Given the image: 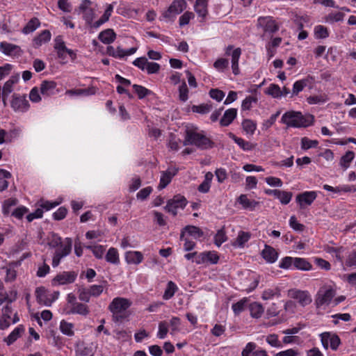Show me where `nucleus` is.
Here are the masks:
<instances>
[{"label": "nucleus", "instance_id": "1", "mask_svg": "<svg viewBox=\"0 0 356 356\" xmlns=\"http://www.w3.org/2000/svg\"><path fill=\"white\" fill-rule=\"evenodd\" d=\"M195 145L200 149H208L214 147V142L207 136L204 131L191 126L188 127L185 131L184 145Z\"/></svg>", "mask_w": 356, "mask_h": 356}, {"label": "nucleus", "instance_id": "2", "mask_svg": "<svg viewBox=\"0 0 356 356\" xmlns=\"http://www.w3.org/2000/svg\"><path fill=\"white\" fill-rule=\"evenodd\" d=\"M131 305L132 302L128 298H114L108 306V309L111 313L112 321L114 323H122L128 320L131 315L129 309Z\"/></svg>", "mask_w": 356, "mask_h": 356}, {"label": "nucleus", "instance_id": "3", "mask_svg": "<svg viewBox=\"0 0 356 356\" xmlns=\"http://www.w3.org/2000/svg\"><path fill=\"white\" fill-rule=\"evenodd\" d=\"M50 245L53 248L58 247L52 259V266L57 267L62 259L69 255L72 248V239L67 237L63 241L60 236H54V239Z\"/></svg>", "mask_w": 356, "mask_h": 356}, {"label": "nucleus", "instance_id": "4", "mask_svg": "<svg viewBox=\"0 0 356 356\" xmlns=\"http://www.w3.org/2000/svg\"><path fill=\"white\" fill-rule=\"evenodd\" d=\"M185 0H174L168 8L162 12L161 17L166 21H174L176 17L187 8Z\"/></svg>", "mask_w": 356, "mask_h": 356}, {"label": "nucleus", "instance_id": "5", "mask_svg": "<svg viewBox=\"0 0 356 356\" xmlns=\"http://www.w3.org/2000/svg\"><path fill=\"white\" fill-rule=\"evenodd\" d=\"M13 309L12 307L7 304L2 309V316L0 318V330L7 329L11 324L17 323L19 321L17 314H15L12 318Z\"/></svg>", "mask_w": 356, "mask_h": 356}, {"label": "nucleus", "instance_id": "6", "mask_svg": "<svg viewBox=\"0 0 356 356\" xmlns=\"http://www.w3.org/2000/svg\"><path fill=\"white\" fill-rule=\"evenodd\" d=\"M314 116L303 115L300 112L291 111V127H307L312 124Z\"/></svg>", "mask_w": 356, "mask_h": 356}, {"label": "nucleus", "instance_id": "7", "mask_svg": "<svg viewBox=\"0 0 356 356\" xmlns=\"http://www.w3.org/2000/svg\"><path fill=\"white\" fill-rule=\"evenodd\" d=\"M187 204V200L183 195H177L172 199L167 202V204L164 207L165 210L172 213L174 216H177L179 209H184Z\"/></svg>", "mask_w": 356, "mask_h": 356}, {"label": "nucleus", "instance_id": "8", "mask_svg": "<svg viewBox=\"0 0 356 356\" xmlns=\"http://www.w3.org/2000/svg\"><path fill=\"white\" fill-rule=\"evenodd\" d=\"M36 299L38 303L45 306L51 305L57 299L58 293H51L44 287H38L35 290Z\"/></svg>", "mask_w": 356, "mask_h": 356}, {"label": "nucleus", "instance_id": "9", "mask_svg": "<svg viewBox=\"0 0 356 356\" xmlns=\"http://www.w3.org/2000/svg\"><path fill=\"white\" fill-rule=\"evenodd\" d=\"M10 106L16 113H25L29 109L30 104L26 95L14 94L10 101Z\"/></svg>", "mask_w": 356, "mask_h": 356}, {"label": "nucleus", "instance_id": "10", "mask_svg": "<svg viewBox=\"0 0 356 356\" xmlns=\"http://www.w3.org/2000/svg\"><path fill=\"white\" fill-rule=\"evenodd\" d=\"M77 273L75 271H63L57 274L51 281L53 286H60L70 284L75 282L77 277Z\"/></svg>", "mask_w": 356, "mask_h": 356}, {"label": "nucleus", "instance_id": "11", "mask_svg": "<svg viewBox=\"0 0 356 356\" xmlns=\"http://www.w3.org/2000/svg\"><path fill=\"white\" fill-rule=\"evenodd\" d=\"M335 295V291L331 288H322L317 293L315 302L317 307L324 305H328L333 297Z\"/></svg>", "mask_w": 356, "mask_h": 356}, {"label": "nucleus", "instance_id": "12", "mask_svg": "<svg viewBox=\"0 0 356 356\" xmlns=\"http://www.w3.org/2000/svg\"><path fill=\"white\" fill-rule=\"evenodd\" d=\"M291 298H292L295 302L298 303L302 307L309 305L312 298L307 291H302L299 289H291Z\"/></svg>", "mask_w": 356, "mask_h": 356}, {"label": "nucleus", "instance_id": "13", "mask_svg": "<svg viewBox=\"0 0 356 356\" xmlns=\"http://www.w3.org/2000/svg\"><path fill=\"white\" fill-rule=\"evenodd\" d=\"M232 45H229L225 50V54L231 56L232 70V72L235 75H238L240 73L238 61L241 56V49L238 47L233 49Z\"/></svg>", "mask_w": 356, "mask_h": 356}, {"label": "nucleus", "instance_id": "14", "mask_svg": "<svg viewBox=\"0 0 356 356\" xmlns=\"http://www.w3.org/2000/svg\"><path fill=\"white\" fill-rule=\"evenodd\" d=\"M219 255L216 251H205L199 253L195 262L197 264H216L219 261Z\"/></svg>", "mask_w": 356, "mask_h": 356}, {"label": "nucleus", "instance_id": "15", "mask_svg": "<svg viewBox=\"0 0 356 356\" xmlns=\"http://www.w3.org/2000/svg\"><path fill=\"white\" fill-rule=\"evenodd\" d=\"M317 197L316 191H305L296 197V202L300 209L310 206Z\"/></svg>", "mask_w": 356, "mask_h": 356}, {"label": "nucleus", "instance_id": "16", "mask_svg": "<svg viewBox=\"0 0 356 356\" xmlns=\"http://www.w3.org/2000/svg\"><path fill=\"white\" fill-rule=\"evenodd\" d=\"M257 24L261 27L264 32L273 33L278 31V26L275 19L270 16L259 17Z\"/></svg>", "mask_w": 356, "mask_h": 356}, {"label": "nucleus", "instance_id": "17", "mask_svg": "<svg viewBox=\"0 0 356 356\" xmlns=\"http://www.w3.org/2000/svg\"><path fill=\"white\" fill-rule=\"evenodd\" d=\"M92 2L90 0H83L78 7L79 14H82L83 19L90 22L94 16V9L92 8Z\"/></svg>", "mask_w": 356, "mask_h": 356}, {"label": "nucleus", "instance_id": "18", "mask_svg": "<svg viewBox=\"0 0 356 356\" xmlns=\"http://www.w3.org/2000/svg\"><path fill=\"white\" fill-rule=\"evenodd\" d=\"M95 349L93 344L79 341L75 345L76 356H94Z\"/></svg>", "mask_w": 356, "mask_h": 356}, {"label": "nucleus", "instance_id": "19", "mask_svg": "<svg viewBox=\"0 0 356 356\" xmlns=\"http://www.w3.org/2000/svg\"><path fill=\"white\" fill-rule=\"evenodd\" d=\"M40 91L43 97H50L58 92L57 83L54 81L44 80L41 82Z\"/></svg>", "mask_w": 356, "mask_h": 356}, {"label": "nucleus", "instance_id": "20", "mask_svg": "<svg viewBox=\"0 0 356 356\" xmlns=\"http://www.w3.org/2000/svg\"><path fill=\"white\" fill-rule=\"evenodd\" d=\"M178 172V168L175 167L168 168L165 171L161 172L158 188L159 190L165 188L171 181L174 176Z\"/></svg>", "mask_w": 356, "mask_h": 356}, {"label": "nucleus", "instance_id": "21", "mask_svg": "<svg viewBox=\"0 0 356 356\" xmlns=\"http://www.w3.org/2000/svg\"><path fill=\"white\" fill-rule=\"evenodd\" d=\"M19 134L20 129L18 128H14L8 131L0 129V145L13 143L19 137Z\"/></svg>", "mask_w": 356, "mask_h": 356}, {"label": "nucleus", "instance_id": "22", "mask_svg": "<svg viewBox=\"0 0 356 356\" xmlns=\"http://www.w3.org/2000/svg\"><path fill=\"white\" fill-rule=\"evenodd\" d=\"M209 0H196L194 5V10L199 17L200 22H205L209 14L208 5Z\"/></svg>", "mask_w": 356, "mask_h": 356}, {"label": "nucleus", "instance_id": "23", "mask_svg": "<svg viewBox=\"0 0 356 356\" xmlns=\"http://www.w3.org/2000/svg\"><path fill=\"white\" fill-rule=\"evenodd\" d=\"M0 51L6 56H18L20 54L21 48L14 44L7 42H0Z\"/></svg>", "mask_w": 356, "mask_h": 356}, {"label": "nucleus", "instance_id": "24", "mask_svg": "<svg viewBox=\"0 0 356 356\" xmlns=\"http://www.w3.org/2000/svg\"><path fill=\"white\" fill-rule=\"evenodd\" d=\"M54 49L56 51L58 58L61 60H65L68 48L65 46V42L61 35H58L54 39Z\"/></svg>", "mask_w": 356, "mask_h": 356}, {"label": "nucleus", "instance_id": "25", "mask_svg": "<svg viewBox=\"0 0 356 356\" xmlns=\"http://www.w3.org/2000/svg\"><path fill=\"white\" fill-rule=\"evenodd\" d=\"M236 202L241 205L243 209L254 211L259 204V202L248 198L246 194H241L236 200Z\"/></svg>", "mask_w": 356, "mask_h": 356}, {"label": "nucleus", "instance_id": "26", "mask_svg": "<svg viewBox=\"0 0 356 356\" xmlns=\"http://www.w3.org/2000/svg\"><path fill=\"white\" fill-rule=\"evenodd\" d=\"M237 109L231 108L226 110L220 120L221 127H228L232 123L237 116Z\"/></svg>", "mask_w": 356, "mask_h": 356}, {"label": "nucleus", "instance_id": "27", "mask_svg": "<svg viewBox=\"0 0 356 356\" xmlns=\"http://www.w3.org/2000/svg\"><path fill=\"white\" fill-rule=\"evenodd\" d=\"M143 255L140 251H127L124 254V259L128 264L138 265L143 261Z\"/></svg>", "mask_w": 356, "mask_h": 356}, {"label": "nucleus", "instance_id": "28", "mask_svg": "<svg viewBox=\"0 0 356 356\" xmlns=\"http://www.w3.org/2000/svg\"><path fill=\"white\" fill-rule=\"evenodd\" d=\"M51 34L49 30H44L35 37L33 40V44L35 48H38L51 40Z\"/></svg>", "mask_w": 356, "mask_h": 356}, {"label": "nucleus", "instance_id": "29", "mask_svg": "<svg viewBox=\"0 0 356 356\" xmlns=\"http://www.w3.org/2000/svg\"><path fill=\"white\" fill-rule=\"evenodd\" d=\"M261 256L268 263L273 264L275 262L278 257V253L270 245H266L261 252Z\"/></svg>", "mask_w": 356, "mask_h": 356}, {"label": "nucleus", "instance_id": "30", "mask_svg": "<svg viewBox=\"0 0 356 356\" xmlns=\"http://www.w3.org/2000/svg\"><path fill=\"white\" fill-rule=\"evenodd\" d=\"M89 313V307L87 305L79 302H74V305H72V307H70V310L68 312V314H79L83 316H88Z\"/></svg>", "mask_w": 356, "mask_h": 356}, {"label": "nucleus", "instance_id": "31", "mask_svg": "<svg viewBox=\"0 0 356 356\" xmlns=\"http://www.w3.org/2000/svg\"><path fill=\"white\" fill-rule=\"evenodd\" d=\"M24 332V327L22 325H19L15 327L7 337L4 338L3 341L6 343L8 346H10L21 337Z\"/></svg>", "mask_w": 356, "mask_h": 356}, {"label": "nucleus", "instance_id": "32", "mask_svg": "<svg viewBox=\"0 0 356 356\" xmlns=\"http://www.w3.org/2000/svg\"><path fill=\"white\" fill-rule=\"evenodd\" d=\"M98 38L104 44H109L115 41L116 34L113 29H108L100 32Z\"/></svg>", "mask_w": 356, "mask_h": 356}, {"label": "nucleus", "instance_id": "33", "mask_svg": "<svg viewBox=\"0 0 356 356\" xmlns=\"http://www.w3.org/2000/svg\"><path fill=\"white\" fill-rule=\"evenodd\" d=\"M265 92L274 98L280 97L282 95H286L288 93L285 87L282 91L278 85L274 83L270 84L269 86L266 89Z\"/></svg>", "mask_w": 356, "mask_h": 356}, {"label": "nucleus", "instance_id": "34", "mask_svg": "<svg viewBox=\"0 0 356 356\" xmlns=\"http://www.w3.org/2000/svg\"><path fill=\"white\" fill-rule=\"evenodd\" d=\"M229 137L244 151H250L254 147V145L252 143L245 140L242 138L236 136L232 133L229 134Z\"/></svg>", "mask_w": 356, "mask_h": 356}, {"label": "nucleus", "instance_id": "35", "mask_svg": "<svg viewBox=\"0 0 356 356\" xmlns=\"http://www.w3.org/2000/svg\"><path fill=\"white\" fill-rule=\"evenodd\" d=\"M251 234L248 232L240 231L236 240L232 243L235 248H243L245 244L250 240Z\"/></svg>", "mask_w": 356, "mask_h": 356}, {"label": "nucleus", "instance_id": "36", "mask_svg": "<svg viewBox=\"0 0 356 356\" xmlns=\"http://www.w3.org/2000/svg\"><path fill=\"white\" fill-rule=\"evenodd\" d=\"M293 264L295 268L301 270H309L312 269V264L303 258L291 257V264Z\"/></svg>", "mask_w": 356, "mask_h": 356}, {"label": "nucleus", "instance_id": "37", "mask_svg": "<svg viewBox=\"0 0 356 356\" xmlns=\"http://www.w3.org/2000/svg\"><path fill=\"white\" fill-rule=\"evenodd\" d=\"M113 4H108L106 6V8L103 14V15L97 20L96 21L94 24L93 27L98 28L100 26H102L103 24L106 23L109 20L110 17L111 16V14L113 11Z\"/></svg>", "mask_w": 356, "mask_h": 356}, {"label": "nucleus", "instance_id": "38", "mask_svg": "<svg viewBox=\"0 0 356 356\" xmlns=\"http://www.w3.org/2000/svg\"><path fill=\"white\" fill-rule=\"evenodd\" d=\"M184 232L188 233L195 238H199L203 236V232L199 227L193 225H187L184 228L181 234V238H184Z\"/></svg>", "mask_w": 356, "mask_h": 356}, {"label": "nucleus", "instance_id": "39", "mask_svg": "<svg viewBox=\"0 0 356 356\" xmlns=\"http://www.w3.org/2000/svg\"><path fill=\"white\" fill-rule=\"evenodd\" d=\"M105 259L107 262L118 265L120 262L118 251L115 248H110L106 254Z\"/></svg>", "mask_w": 356, "mask_h": 356}, {"label": "nucleus", "instance_id": "40", "mask_svg": "<svg viewBox=\"0 0 356 356\" xmlns=\"http://www.w3.org/2000/svg\"><path fill=\"white\" fill-rule=\"evenodd\" d=\"M257 127V123L252 120L245 119L242 122V129L247 135L252 136Z\"/></svg>", "mask_w": 356, "mask_h": 356}, {"label": "nucleus", "instance_id": "41", "mask_svg": "<svg viewBox=\"0 0 356 356\" xmlns=\"http://www.w3.org/2000/svg\"><path fill=\"white\" fill-rule=\"evenodd\" d=\"M177 291L178 286L177 284L172 281H169L163 295V298L165 300L171 299Z\"/></svg>", "mask_w": 356, "mask_h": 356}, {"label": "nucleus", "instance_id": "42", "mask_svg": "<svg viewBox=\"0 0 356 356\" xmlns=\"http://www.w3.org/2000/svg\"><path fill=\"white\" fill-rule=\"evenodd\" d=\"M18 76H11L3 85L2 96H8L13 90V86L17 83Z\"/></svg>", "mask_w": 356, "mask_h": 356}, {"label": "nucleus", "instance_id": "43", "mask_svg": "<svg viewBox=\"0 0 356 356\" xmlns=\"http://www.w3.org/2000/svg\"><path fill=\"white\" fill-rule=\"evenodd\" d=\"M40 25V22L37 17L31 19L22 29L24 34H29L35 31Z\"/></svg>", "mask_w": 356, "mask_h": 356}, {"label": "nucleus", "instance_id": "44", "mask_svg": "<svg viewBox=\"0 0 356 356\" xmlns=\"http://www.w3.org/2000/svg\"><path fill=\"white\" fill-rule=\"evenodd\" d=\"M250 315L252 317L259 318L264 313L263 306L258 302H252L249 306Z\"/></svg>", "mask_w": 356, "mask_h": 356}, {"label": "nucleus", "instance_id": "45", "mask_svg": "<svg viewBox=\"0 0 356 356\" xmlns=\"http://www.w3.org/2000/svg\"><path fill=\"white\" fill-rule=\"evenodd\" d=\"M133 88L134 90V92L136 93L138 99H142L147 96L154 94L152 90L140 85L134 84Z\"/></svg>", "mask_w": 356, "mask_h": 356}, {"label": "nucleus", "instance_id": "46", "mask_svg": "<svg viewBox=\"0 0 356 356\" xmlns=\"http://www.w3.org/2000/svg\"><path fill=\"white\" fill-rule=\"evenodd\" d=\"M74 325L71 323H68L64 320H62L60 323V332L67 336L72 337L74 334Z\"/></svg>", "mask_w": 356, "mask_h": 356}, {"label": "nucleus", "instance_id": "47", "mask_svg": "<svg viewBox=\"0 0 356 356\" xmlns=\"http://www.w3.org/2000/svg\"><path fill=\"white\" fill-rule=\"evenodd\" d=\"M92 88L88 89H72L65 91V95L69 96H88L93 94Z\"/></svg>", "mask_w": 356, "mask_h": 356}, {"label": "nucleus", "instance_id": "48", "mask_svg": "<svg viewBox=\"0 0 356 356\" xmlns=\"http://www.w3.org/2000/svg\"><path fill=\"white\" fill-rule=\"evenodd\" d=\"M355 157V153L353 151H348L345 155H343L340 160V165L344 169H347L349 167L350 163L353 160Z\"/></svg>", "mask_w": 356, "mask_h": 356}, {"label": "nucleus", "instance_id": "49", "mask_svg": "<svg viewBox=\"0 0 356 356\" xmlns=\"http://www.w3.org/2000/svg\"><path fill=\"white\" fill-rule=\"evenodd\" d=\"M318 141L316 140H311L307 137H303L301 138V149L303 150H307L310 148H315L318 146Z\"/></svg>", "mask_w": 356, "mask_h": 356}, {"label": "nucleus", "instance_id": "50", "mask_svg": "<svg viewBox=\"0 0 356 356\" xmlns=\"http://www.w3.org/2000/svg\"><path fill=\"white\" fill-rule=\"evenodd\" d=\"M195 17V15L191 11H186L179 18V25L183 27L188 25L191 19Z\"/></svg>", "mask_w": 356, "mask_h": 356}, {"label": "nucleus", "instance_id": "51", "mask_svg": "<svg viewBox=\"0 0 356 356\" xmlns=\"http://www.w3.org/2000/svg\"><path fill=\"white\" fill-rule=\"evenodd\" d=\"M188 88L186 83L183 81L179 86V99L181 102H185L188 99Z\"/></svg>", "mask_w": 356, "mask_h": 356}, {"label": "nucleus", "instance_id": "52", "mask_svg": "<svg viewBox=\"0 0 356 356\" xmlns=\"http://www.w3.org/2000/svg\"><path fill=\"white\" fill-rule=\"evenodd\" d=\"M229 66V60L227 58H218L213 63V67L220 72H223Z\"/></svg>", "mask_w": 356, "mask_h": 356}, {"label": "nucleus", "instance_id": "53", "mask_svg": "<svg viewBox=\"0 0 356 356\" xmlns=\"http://www.w3.org/2000/svg\"><path fill=\"white\" fill-rule=\"evenodd\" d=\"M123 49L120 47H118L115 49L113 46H108L106 47V54L109 56H112L115 58L122 59Z\"/></svg>", "mask_w": 356, "mask_h": 356}, {"label": "nucleus", "instance_id": "54", "mask_svg": "<svg viewBox=\"0 0 356 356\" xmlns=\"http://www.w3.org/2000/svg\"><path fill=\"white\" fill-rule=\"evenodd\" d=\"M17 204V200L15 198H9L6 200L2 204V212L3 215L8 216L10 213V208Z\"/></svg>", "mask_w": 356, "mask_h": 356}, {"label": "nucleus", "instance_id": "55", "mask_svg": "<svg viewBox=\"0 0 356 356\" xmlns=\"http://www.w3.org/2000/svg\"><path fill=\"white\" fill-rule=\"evenodd\" d=\"M86 248L90 250L97 259H102L105 252V248L102 245H88Z\"/></svg>", "mask_w": 356, "mask_h": 356}, {"label": "nucleus", "instance_id": "56", "mask_svg": "<svg viewBox=\"0 0 356 356\" xmlns=\"http://www.w3.org/2000/svg\"><path fill=\"white\" fill-rule=\"evenodd\" d=\"M212 108L211 105L208 104H202L200 105H193L191 107V110L193 113H197L201 114L208 113Z\"/></svg>", "mask_w": 356, "mask_h": 356}, {"label": "nucleus", "instance_id": "57", "mask_svg": "<svg viewBox=\"0 0 356 356\" xmlns=\"http://www.w3.org/2000/svg\"><path fill=\"white\" fill-rule=\"evenodd\" d=\"M257 102V98L254 96H248L242 102L241 109L243 111H249L252 107V104Z\"/></svg>", "mask_w": 356, "mask_h": 356}, {"label": "nucleus", "instance_id": "58", "mask_svg": "<svg viewBox=\"0 0 356 356\" xmlns=\"http://www.w3.org/2000/svg\"><path fill=\"white\" fill-rule=\"evenodd\" d=\"M168 332V323L163 321L159 323V330L157 332V337L159 339H165Z\"/></svg>", "mask_w": 356, "mask_h": 356}, {"label": "nucleus", "instance_id": "59", "mask_svg": "<svg viewBox=\"0 0 356 356\" xmlns=\"http://www.w3.org/2000/svg\"><path fill=\"white\" fill-rule=\"evenodd\" d=\"M256 344L254 342H249L246 344L241 353V356H254Z\"/></svg>", "mask_w": 356, "mask_h": 356}, {"label": "nucleus", "instance_id": "60", "mask_svg": "<svg viewBox=\"0 0 356 356\" xmlns=\"http://www.w3.org/2000/svg\"><path fill=\"white\" fill-rule=\"evenodd\" d=\"M314 34L316 38H326L329 35L327 29L321 25L315 27Z\"/></svg>", "mask_w": 356, "mask_h": 356}, {"label": "nucleus", "instance_id": "61", "mask_svg": "<svg viewBox=\"0 0 356 356\" xmlns=\"http://www.w3.org/2000/svg\"><path fill=\"white\" fill-rule=\"evenodd\" d=\"M307 84V80L302 79L297 81L293 86L292 94L297 95Z\"/></svg>", "mask_w": 356, "mask_h": 356}, {"label": "nucleus", "instance_id": "62", "mask_svg": "<svg viewBox=\"0 0 356 356\" xmlns=\"http://www.w3.org/2000/svg\"><path fill=\"white\" fill-rule=\"evenodd\" d=\"M138 243L135 241H131L129 236H124L120 242V247L123 249L128 248H136Z\"/></svg>", "mask_w": 356, "mask_h": 356}, {"label": "nucleus", "instance_id": "63", "mask_svg": "<svg viewBox=\"0 0 356 356\" xmlns=\"http://www.w3.org/2000/svg\"><path fill=\"white\" fill-rule=\"evenodd\" d=\"M248 302V299L244 298L239 300L238 302L232 305V308L235 314H240L245 308V305Z\"/></svg>", "mask_w": 356, "mask_h": 356}, {"label": "nucleus", "instance_id": "64", "mask_svg": "<svg viewBox=\"0 0 356 356\" xmlns=\"http://www.w3.org/2000/svg\"><path fill=\"white\" fill-rule=\"evenodd\" d=\"M346 265L348 267H356V250L348 254L346 259Z\"/></svg>", "mask_w": 356, "mask_h": 356}]
</instances>
